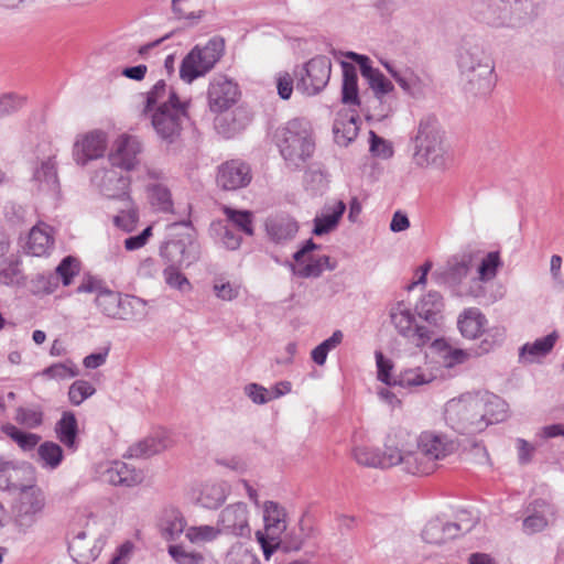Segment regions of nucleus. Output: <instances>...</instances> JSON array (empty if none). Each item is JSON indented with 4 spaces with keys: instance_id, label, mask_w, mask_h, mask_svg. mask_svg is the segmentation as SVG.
Returning a JSON list of instances; mask_svg holds the SVG:
<instances>
[{
    "instance_id": "obj_13",
    "label": "nucleus",
    "mask_w": 564,
    "mask_h": 564,
    "mask_svg": "<svg viewBox=\"0 0 564 564\" xmlns=\"http://www.w3.org/2000/svg\"><path fill=\"white\" fill-rule=\"evenodd\" d=\"M474 524L473 519H460L458 522H443L434 519L424 527L422 539L426 543L438 545L469 532Z\"/></svg>"
},
{
    "instance_id": "obj_53",
    "label": "nucleus",
    "mask_w": 564,
    "mask_h": 564,
    "mask_svg": "<svg viewBox=\"0 0 564 564\" xmlns=\"http://www.w3.org/2000/svg\"><path fill=\"white\" fill-rule=\"evenodd\" d=\"M39 457L43 467L55 469L63 459L62 447L54 442H44L37 448Z\"/></svg>"
},
{
    "instance_id": "obj_40",
    "label": "nucleus",
    "mask_w": 564,
    "mask_h": 564,
    "mask_svg": "<svg viewBox=\"0 0 564 564\" xmlns=\"http://www.w3.org/2000/svg\"><path fill=\"white\" fill-rule=\"evenodd\" d=\"M436 464L429 459L423 451L416 447L413 451L408 446L406 455H404L403 470L411 475H429L434 471Z\"/></svg>"
},
{
    "instance_id": "obj_16",
    "label": "nucleus",
    "mask_w": 564,
    "mask_h": 564,
    "mask_svg": "<svg viewBox=\"0 0 564 564\" xmlns=\"http://www.w3.org/2000/svg\"><path fill=\"white\" fill-rule=\"evenodd\" d=\"M238 86L226 76H215L208 87V106L213 112H224L238 100Z\"/></svg>"
},
{
    "instance_id": "obj_59",
    "label": "nucleus",
    "mask_w": 564,
    "mask_h": 564,
    "mask_svg": "<svg viewBox=\"0 0 564 564\" xmlns=\"http://www.w3.org/2000/svg\"><path fill=\"white\" fill-rule=\"evenodd\" d=\"M14 420L28 429H36L43 423V412L39 408L20 406L15 410Z\"/></svg>"
},
{
    "instance_id": "obj_32",
    "label": "nucleus",
    "mask_w": 564,
    "mask_h": 564,
    "mask_svg": "<svg viewBox=\"0 0 564 564\" xmlns=\"http://www.w3.org/2000/svg\"><path fill=\"white\" fill-rule=\"evenodd\" d=\"M395 437V444H387L384 452L380 454V465H378V468H390L397 465L403 467L404 455H406L408 446L410 445L411 434L400 431Z\"/></svg>"
},
{
    "instance_id": "obj_15",
    "label": "nucleus",
    "mask_w": 564,
    "mask_h": 564,
    "mask_svg": "<svg viewBox=\"0 0 564 564\" xmlns=\"http://www.w3.org/2000/svg\"><path fill=\"white\" fill-rule=\"evenodd\" d=\"M107 135L100 130H93L77 137L73 147V156L78 165H86L105 154Z\"/></svg>"
},
{
    "instance_id": "obj_51",
    "label": "nucleus",
    "mask_w": 564,
    "mask_h": 564,
    "mask_svg": "<svg viewBox=\"0 0 564 564\" xmlns=\"http://www.w3.org/2000/svg\"><path fill=\"white\" fill-rule=\"evenodd\" d=\"M434 376L431 371L417 367L401 371L397 379V384L401 387H419L432 382Z\"/></svg>"
},
{
    "instance_id": "obj_50",
    "label": "nucleus",
    "mask_w": 564,
    "mask_h": 564,
    "mask_svg": "<svg viewBox=\"0 0 564 564\" xmlns=\"http://www.w3.org/2000/svg\"><path fill=\"white\" fill-rule=\"evenodd\" d=\"M121 202L123 203L124 208L113 217V223L117 227L127 232H130L135 228L139 221L138 209L131 197H128Z\"/></svg>"
},
{
    "instance_id": "obj_10",
    "label": "nucleus",
    "mask_w": 564,
    "mask_h": 564,
    "mask_svg": "<svg viewBox=\"0 0 564 564\" xmlns=\"http://www.w3.org/2000/svg\"><path fill=\"white\" fill-rule=\"evenodd\" d=\"M224 52V41L214 37L203 47L195 46L182 61L180 77L191 84L204 76L219 61Z\"/></svg>"
},
{
    "instance_id": "obj_38",
    "label": "nucleus",
    "mask_w": 564,
    "mask_h": 564,
    "mask_svg": "<svg viewBox=\"0 0 564 564\" xmlns=\"http://www.w3.org/2000/svg\"><path fill=\"white\" fill-rule=\"evenodd\" d=\"M343 68V86H341V101L345 105L359 106V93H358V77L356 67L348 63L341 62Z\"/></svg>"
},
{
    "instance_id": "obj_62",
    "label": "nucleus",
    "mask_w": 564,
    "mask_h": 564,
    "mask_svg": "<svg viewBox=\"0 0 564 564\" xmlns=\"http://www.w3.org/2000/svg\"><path fill=\"white\" fill-rule=\"evenodd\" d=\"M226 561L228 564H260L257 556L240 543L230 547Z\"/></svg>"
},
{
    "instance_id": "obj_33",
    "label": "nucleus",
    "mask_w": 564,
    "mask_h": 564,
    "mask_svg": "<svg viewBox=\"0 0 564 564\" xmlns=\"http://www.w3.org/2000/svg\"><path fill=\"white\" fill-rule=\"evenodd\" d=\"M475 256L471 252L455 254L448 259L444 278L447 282L458 284L465 279L474 265Z\"/></svg>"
},
{
    "instance_id": "obj_44",
    "label": "nucleus",
    "mask_w": 564,
    "mask_h": 564,
    "mask_svg": "<svg viewBox=\"0 0 564 564\" xmlns=\"http://www.w3.org/2000/svg\"><path fill=\"white\" fill-rule=\"evenodd\" d=\"M147 314V301L134 295H121L117 319H141Z\"/></svg>"
},
{
    "instance_id": "obj_43",
    "label": "nucleus",
    "mask_w": 564,
    "mask_h": 564,
    "mask_svg": "<svg viewBox=\"0 0 564 564\" xmlns=\"http://www.w3.org/2000/svg\"><path fill=\"white\" fill-rule=\"evenodd\" d=\"M357 116L355 115H339L334 122L333 131L336 142L341 145H347L355 140L358 134Z\"/></svg>"
},
{
    "instance_id": "obj_3",
    "label": "nucleus",
    "mask_w": 564,
    "mask_h": 564,
    "mask_svg": "<svg viewBox=\"0 0 564 564\" xmlns=\"http://www.w3.org/2000/svg\"><path fill=\"white\" fill-rule=\"evenodd\" d=\"M276 144L281 155L289 165L299 167L315 151V139L311 123L302 118H294L275 131Z\"/></svg>"
},
{
    "instance_id": "obj_11",
    "label": "nucleus",
    "mask_w": 564,
    "mask_h": 564,
    "mask_svg": "<svg viewBox=\"0 0 564 564\" xmlns=\"http://www.w3.org/2000/svg\"><path fill=\"white\" fill-rule=\"evenodd\" d=\"M321 246L316 245L312 239L297 250L292 264L293 273L300 278H318L325 270L332 271L336 268V263L330 261L328 256L315 257L314 250H318Z\"/></svg>"
},
{
    "instance_id": "obj_24",
    "label": "nucleus",
    "mask_w": 564,
    "mask_h": 564,
    "mask_svg": "<svg viewBox=\"0 0 564 564\" xmlns=\"http://www.w3.org/2000/svg\"><path fill=\"white\" fill-rule=\"evenodd\" d=\"M250 181V167L239 160L227 161L218 169L217 184L226 191L245 187Z\"/></svg>"
},
{
    "instance_id": "obj_14",
    "label": "nucleus",
    "mask_w": 564,
    "mask_h": 564,
    "mask_svg": "<svg viewBox=\"0 0 564 564\" xmlns=\"http://www.w3.org/2000/svg\"><path fill=\"white\" fill-rule=\"evenodd\" d=\"M217 524L221 533L240 538L250 536L251 529L247 505L243 502L228 505L220 511Z\"/></svg>"
},
{
    "instance_id": "obj_31",
    "label": "nucleus",
    "mask_w": 564,
    "mask_h": 564,
    "mask_svg": "<svg viewBox=\"0 0 564 564\" xmlns=\"http://www.w3.org/2000/svg\"><path fill=\"white\" fill-rule=\"evenodd\" d=\"M345 210L346 205L341 200L326 205L322 214L314 218L313 234L324 236L335 230Z\"/></svg>"
},
{
    "instance_id": "obj_21",
    "label": "nucleus",
    "mask_w": 564,
    "mask_h": 564,
    "mask_svg": "<svg viewBox=\"0 0 564 564\" xmlns=\"http://www.w3.org/2000/svg\"><path fill=\"white\" fill-rule=\"evenodd\" d=\"M93 182L98 186L100 193L109 198L123 200L129 195L131 180L115 169H104L95 173Z\"/></svg>"
},
{
    "instance_id": "obj_5",
    "label": "nucleus",
    "mask_w": 564,
    "mask_h": 564,
    "mask_svg": "<svg viewBox=\"0 0 564 564\" xmlns=\"http://www.w3.org/2000/svg\"><path fill=\"white\" fill-rule=\"evenodd\" d=\"M264 530L257 531L256 536L260 543L265 558H269L275 550L283 552L300 550L302 542L296 539L290 543L281 540L286 530L285 509L275 501H265L263 505Z\"/></svg>"
},
{
    "instance_id": "obj_36",
    "label": "nucleus",
    "mask_w": 564,
    "mask_h": 564,
    "mask_svg": "<svg viewBox=\"0 0 564 564\" xmlns=\"http://www.w3.org/2000/svg\"><path fill=\"white\" fill-rule=\"evenodd\" d=\"M55 432L57 438L63 443L68 449L76 451L78 447L77 434H78V425L76 416L73 412H64L62 417L57 421L55 425Z\"/></svg>"
},
{
    "instance_id": "obj_58",
    "label": "nucleus",
    "mask_w": 564,
    "mask_h": 564,
    "mask_svg": "<svg viewBox=\"0 0 564 564\" xmlns=\"http://www.w3.org/2000/svg\"><path fill=\"white\" fill-rule=\"evenodd\" d=\"M171 264L163 270V278L165 283L180 292L187 293L192 291V284L189 280L175 267Z\"/></svg>"
},
{
    "instance_id": "obj_17",
    "label": "nucleus",
    "mask_w": 564,
    "mask_h": 564,
    "mask_svg": "<svg viewBox=\"0 0 564 564\" xmlns=\"http://www.w3.org/2000/svg\"><path fill=\"white\" fill-rule=\"evenodd\" d=\"M346 56L359 65L361 76L367 80L373 97H393L391 95L394 91L393 84L379 69L371 66L368 56L355 52H348Z\"/></svg>"
},
{
    "instance_id": "obj_22",
    "label": "nucleus",
    "mask_w": 564,
    "mask_h": 564,
    "mask_svg": "<svg viewBox=\"0 0 564 564\" xmlns=\"http://www.w3.org/2000/svg\"><path fill=\"white\" fill-rule=\"evenodd\" d=\"M525 512L522 527L528 534L541 532L555 521V507L544 499L532 501Z\"/></svg>"
},
{
    "instance_id": "obj_56",
    "label": "nucleus",
    "mask_w": 564,
    "mask_h": 564,
    "mask_svg": "<svg viewBox=\"0 0 564 564\" xmlns=\"http://www.w3.org/2000/svg\"><path fill=\"white\" fill-rule=\"evenodd\" d=\"M220 533L218 525H194L186 529L185 536L194 544H202L216 540Z\"/></svg>"
},
{
    "instance_id": "obj_1",
    "label": "nucleus",
    "mask_w": 564,
    "mask_h": 564,
    "mask_svg": "<svg viewBox=\"0 0 564 564\" xmlns=\"http://www.w3.org/2000/svg\"><path fill=\"white\" fill-rule=\"evenodd\" d=\"M189 100H182L173 87L161 79L145 94L142 116L149 118L158 138L166 143H175L188 119Z\"/></svg>"
},
{
    "instance_id": "obj_23",
    "label": "nucleus",
    "mask_w": 564,
    "mask_h": 564,
    "mask_svg": "<svg viewBox=\"0 0 564 564\" xmlns=\"http://www.w3.org/2000/svg\"><path fill=\"white\" fill-rule=\"evenodd\" d=\"M460 77L466 94L474 97H486L496 85L495 65H486L482 68L460 73Z\"/></svg>"
},
{
    "instance_id": "obj_4",
    "label": "nucleus",
    "mask_w": 564,
    "mask_h": 564,
    "mask_svg": "<svg viewBox=\"0 0 564 564\" xmlns=\"http://www.w3.org/2000/svg\"><path fill=\"white\" fill-rule=\"evenodd\" d=\"M413 161L420 167H443L445 151L438 121L433 116L422 118L413 138Z\"/></svg>"
},
{
    "instance_id": "obj_7",
    "label": "nucleus",
    "mask_w": 564,
    "mask_h": 564,
    "mask_svg": "<svg viewBox=\"0 0 564 564\" xmlns=\"http://www.w3.org/2000/svg\"><path fill=\"white\" fill-rule=\"evenodd\" d=\"M169 231L171 239L165 243L162 253L178 267H188L196 262L199 258V246L191 223H173L169 225Z\"/></svg>"
},
{
    "instance_id": "obj_34",
    "label": "nucleus",
    "mask_w": 564,
    "mask_h": 564,
    "mask_svg": "<svg viewBox=\"0 0 564 564\" xmlns=\"http://www.w3.org/2000/svg\"><path fill=\"white\" fill-rule=\"evenodd\" d=\"M460 334L468 339H475L485 330L486 316L476 307L465 310L458 317Z\"/></svg>"
},
{
    "instance_id": "obj_12",
    "label": "nucleus",
    "mask_w": 564,
    "mask_h": 564,
    "mask_svg": "<svg viewBox=\"0 0 564 564\" xmlns=\"http://www.w3.org/2000/svg\"><path fill=\"white\" fill-rule=\"evenodd\" d=\"M332 63L326 56L318 55L303 67L296 84L297 90L313 96L322 91L330 78Z\"/></svg>"
},
{
    "instance_id": "obj_9",
    "label": "nucleus",
    "mask_w": 564,
    "mask_h": 564,
    "mask_svg": "<svg viewBox=\"0 0 564 564\" xmlns=\"http://www.w3.org/2000/svg\"><path fill=\"white\" fill-rule=\"evenodd\" d=\"M46 499L43 490L35 486H26L19 491L12 505V520L20 532H28L41 519Z\"/></svg>"
},
{
    "instance_id": "obj_41",
    "label": "nucleus",
    "mask_w": 564,
    "mask_h": 564,
    "mask_svg": "<svg viewBox=\"0 0 564 564\" xmlns=\"http://www.w3.org/2000/svg\"><path fill=\"white\" fill-rule=\"evenodd\" d=\"M481 403H484L481 414H484V421L486 427L489 424H494L506 419L507 404L498 395L485 393L479 394Z\"/></svg>"
},
{
    "instance_id": "obj_27",
    "label": "nucleus",
    "mask_w": 564,
    "mask_h": 564,
    "mask_svg": "<svg viewBox=\"0 0 564 564\" xmlns=\"http://www.w3.org/2000/svg\"><path fill=\"white\" fill-rule=\"evenodd\" d=\"M54 243L53 228L44 223H40L30 230L25 250L34 257H43L50 254Z\"/></svg>"
},
{
    "instance_id": "obj_57",
    "label": "nucleus",
    "mask_w": 564,
    "mask_h": 564,
    "mask_svg": "<svg viewBox=\"0 0 564 564\" xmlns=\"http://www.w3.org/2000/svg\"><path fill=\"white\" fill-rule=\"evenodd\" d=\"M394 97H384V98H376L369 102L368 110L369 115L368 119H375L377 121H382L386 118L390 117L394 110L393 108Z\"/></svg>"
},
{
    "instance_id": "obj_49",
    "label": "nucleus",
    "mask_w": 564,
    "mask_h": 564,
    "mask_svg": "<svg viewBox=\"0 0 564 564\" xmlns=\"http://www.w3.org/2000/svg\"><path fill=\"white\" fill-rule=\"evenodd\" d=\"M241 285L237 282H231L223 275H217L213 280L214 295L225 302H231L239 297Z\"/></svg>"
},
{
    "instance_id": "obj_39",
    "label": "nucleus",
    "mask_w": 564,
    "mask_h": 564,
    "mask_svg": "<svg viewBox=\"0 0 564 564\" xmlns=\"http://www.w3.org/2000/svg\"><path fill=\"white\" fill-rule=\"evenodd\" d=\"M33 177L40 191L52 194L58 192L59 183L54 159L50 158L42 162L41 166L35 170Z\"/></svg>"
},
{
    "instance_id": "obj_20",
    "label": "nucleus",
    "mask_w": 564,
    "mask_h": 564,
    "mask_svg": "<svg viewBox=\"0 0 564 564\" xmlns=\"http://www.w3.org/2000/svg\"><path fill=\"white\" fill-rule=\"evenodd\" d=\"M142 142L134 135H120L115 142V150L110 154L113 166L126 171L135 170L140 163L139 155L142 152Z\"/></svg>"
},
{
    "instance_id": "obj_60",
    "label": "nucleus",
    "mask_w": 564,
    "mask_h": 564,
    "mask_svg": "<svg viewBox=\"0 0 564 564\" xmlns=\"http://www.w3.org/2000/svg\"><path fill=\"white\" fill-rule=\"evenodd\" d=\"M42 376L50 379L64 380L78 376V369L73 361L67 360L65 362H57L45 368L42 371Z\"/></svg>"
},
{
    "instance_id": "obj_63",
    "label": "nucleus",
    "mask_w": 564,
    "mask_h": 564,
    "mask_svg": "<svg viewBox=\"0 0 564 564\" xmlns=\"http://www.w3.org/2000/svg\"><path fill=\"white\" fill-rule=\"evenodd\" d=\"M500 264L499 256L496 252H489L484 257L477 268V276L480 280L491 281L496 278Z\"/></svg>"
},
{
    "instance_id": "obj_47",
    "label": "nucleus",
    "mask_w": 564,
    "mask_h": 564,
    "mask_svg": "<svg viewBox=\"0 0 564 564\" xmlns=\"http://www.w3.org/2000/svg\"><path fill=\"white\" fill-rule=\"evenodd\" d=\"M243 111L235 110L231 113L220 115L215 119V128L219 134L225 138H231L241 131L246 122L243 121Z\"/></svg>"
},
{
    "instance_id": "obj_18",
    "label": "nucleus",
    "mask_w": 564,
    "mask_h": 564,
    "mask_svg": "<svg viewBox=\"0 0 564 564\" xmlns=\"http://www.w3.org/2000/svg\"><path fill=\"white\" fill-rule=\"evenodd\" d=\"M411 440L416 442V447L423 451V454L434 464L456 449V443L453 440L434 431H424L417 437L411 436Z\"/></svg>"
},
{
    "instance_id": "obj_52",
    "label": "nucleus",
    "mask_w": 564,
    "mask_h": 564,
    "mask_svg": "<svg viewBox=\"0 0 564 564\" xmlns=\"http://www.w3.org/2000/svg\"><path fill=\"white\" fill-rule=\"evenodd\" d=\"M223 210L234 227L248 236L253 235V215L251 212L237 210L228 206H225Z\"/></svg>"
},
{
    "instance_id": "obj_2",
    "label": "nucleus",
    "mask_w": 564,
    "mask_h": 564,
    "mask_svg": "<svg viewBox=\"0 0 564 564\" xmlns=\"http://www.w3.org/2000/svg\"><path fill=\"white\" fill-rule=\"evenodd\" d=\"M544 0H474L471 13L492 28H520L532 21Z\"/></svg>"
},
{
    "instance_id": "obj_46",
    "label": "nucleus",
    "mask_w": 564,
    "mask_h": 564,
    "mask_svg": "<svg viewBox=\"0 0 564 564\" xmlns=\"http://www.w3.org/2000/svg\"><path fill=\"white\" fill-rule=\"evenodd\" d=\"M228 486L225 482H206L200 490L198 500L207 509H216L221 506L228 495Z\"/></svg>"
},
{
    "instance_id": "obj_19",
    "label": "nucleus",
    "mask_w": 564,
    "mask_h": 564,
    "mask_svg": "<svg viewBox=\"0 0 564 564\" xmlns=\"http://www.w3.org/2000/svg\"><path fill=\"white\" fill-rule=\"evenodd\" d=\"M457 65L459 73H465L486 65H495L485 45L476 39H465L457 53Z\"/></svg>"
},
{
    "instance_id": "obj_48",
    "label": "nucleus",
    "mask_w": 564,
    "mask_h": 564,
    "mask_svg": "<svg viewBox=\"0 0 564 564\" xmlns=\"http://www.w3.org/2000/svg\"><path fill=\"white\" fill-rule=\"evenodd\" d=\"M121 293L105 288L95 299V304L107 317L116 318L119 312Z\"/></svg>"
},
{
    "instance_id": "obj_8",
    "label": "nucleus",
    "mask_w": 564,
    "mask_h": 564,
    "mask_svg": "<svg viewBox=\"0 0 564 564\" xmlns=\"http://www.w3.org/2000/svg\"><path fill=\"white\" fill-rule=\"evenodd\" d=\"M388 316L395 332L415 347H423L432 339V332L417 323L410 303L403 300L391 303Z\"/></svg>"
},
{
    "instance_id": "obj_45",
    "label": "nucleus",
    "mask_w": 564,
    "mask_h": 564,
    "mask_svg": "<svg viewBox=\"0 0 564 564\" xmlns=\"http://www.w3.org/2000/svg\"><path fill=\"white\" fill-rule=\"evenodd\" d=\"M186 521L178 510H165L161 520V534L167 541L176 540L185 530Z\"/></svg>"
},
{
    "instance_id": "obj_25",
    "label": "nucleus",
    "mask_w": 564,
    "mask_h": 564,
    "mask_svg": "<svg viewBox=\"0 0 564 564\" xmlns=\"http://www.w3.org/2000/svg\"><path fill=\"white\" fill-rule=\"evenodd\" d=\"M383 65L405 94L413 98H422L425 96L429 87L426 78L420 76L409 67L397 69L390 63H384Z\"/></svg>"
},
{
    "instance_id": "obj_42",
    "label": "nucleus",
    "mask_w": 564,
    "mask_h": 564,
    "mask_svg": "<svg viewBox=\"0 0 564 564\" xmlns=\"http://www.w3.org/2000/svg\"><path fill=\"white\" fill-rule=\"evenodd\" d=\"M557 339L556 333L538 338L533 343H527L520 348V357L528 362H533L540 357L547 355L554 347Z\"/></svg>"
},
{
    "instance_id": "obj_54",
    "label": "nucleus",
    "mask_w": 564,
    "mask_h": 564,
    "mask_svg": "<svg viewBox=\"0 0 564 564\" xmlns=\"http://www.w3.org/2000/svg\"><path fill=\"white\" fill-rule=\"evenodd\" d=\"M2 432L13 440L23 451L33 449L41 440V436L37 434L23 432L12 424L3 425Z\"/></svg>"
},
{
    "instance_id": "obj_28",
    "label": "nucleus",
    "mask_w": 564,
    "mask_h": 564,
    "mask_svg": "<svg viewBox=\"0 0 564 564\" xmlns=\"http://www.w3.org/2000/svg\"><path fill=\"white\" fill-rule=\"evenodd\" d=\"M31 475L29 466L17 465L13 462H7L0 458V489L9 491H21L26 484V477Z\"/></svg>"
},
{
    "instance_id": "obj_35",
    "label": "nucleus",
    "mask_w": 564,
    "mask_h": 564,
    "mask_svg": "<svg viewBox=\"0 0 564 564\" xmlns=\"http://www.w3.org/2000/svg\"><path fill=\"white\" fill-rule=\"evenodd\" d=\"M171 444L172 440L169 435L165 432H160L130 447V454L134 457H150L165 451Z\"/></svg>"
},
{
    "instance_id": "obj_26",
    "label": "nucleus",
    "mask_w": 564,
    "mask_h": 564,
    "mask_svg": "<svg viewBox=\"0 0 564 564\" xmlns=\"http://www.w3.org/2000/svg\"><path fill=\"white\" fill-rule=\"evenodd\" d=\"M88 534L87 530H78L68 543V552L78 564H89L100 553L101 545L93 536L88 540Z\"/></svg>"
},
{
    "instance_id": "obj_29",
    "label": "nucleus",
    "mask_w": 564,
    "mask_h": 564,
    "mask_svg": "<svg viewBox=\"0 0 564 564\" xmlns=\"http://www.w3.org/2000/svg\"><path fill=\"white\" fill-rule=\"evenodd\" d=\"M105 480L113 486L133 487L142 482L140 470L123 462H113L104 473Z\"/></svg>"
},
{
    "instance_id": "obj_61",
    "label": "nucleus",
    "mask_w": 564,
    "mask_h": 564,
    "mask_svg": "<svg viewBox=\"0 0 564 564\" xmlns=\"http://www.w3.org/2000/svg\"><path fill=\"white\" fill-rule=\"evenodd\" d=\"M96 392L94 386L86 380H76L68 390V398L73 405L82 404Z\"/></svg>"
},
{
    "instance_id": "obj_30",
    "label": "nucleus",
    "mask_w": 564,
    "mask_h": 564,
    "mask_svg": "<svg viewBox=\"0 0 564 564\" xmlns=\"http://www.w3.org/2000/svg\"><path fill=\"white\" fill-rule=\"evenodd\" d=\"M265 230L271 240L280 243L295 237L299 224L289 215H276L267 219Z\"/></svg>"
},
{
    "instance_id": "obj_6",
    "label": "nucleus",
    "mask_w": 564,
    "mask_h": 564,
    "mask_svg": "<svg viewBox=\"0 0 564 564\" xmlns=\"http://www.w3.org/2000/svg\"><path fill=\"white\" fill-rule=\"evenodd\" d=\"M482 406L479 394H463L446 403L445 421L451 429L460 434L481 432L486 429L484 414L480 413Z\"/></svg>"
},
{
    "instance_id": "obj_37",
    "label": "nucleus",
    "mask_w": 564,
    "mask_h": 564,
    "mask_svg": "<svg viewBox=\"0 0 564 564\" xmlns=\"http://www.w3.org/2000/svg\"><path fill=\"white\" fill-rule=\"evenodd\" d=\"M443 299L438 292L431 291L415 305L417 316L430 324H437L443 310Z\"/></svg>"
},
{
    "instance_id": "obj_55",
    "label": "nucleus",
    "mask_w": 564,
    "mask_h": 564,
    "mask_svg": "<svg viewBox=\"0 0 564 564\" xmlns=\"http://www.w3.org/2000/svg\"><path fill=\"white\" fill-rule=\"evenodd\" d=\"M151 204L159 210L172 212V197L169 188L162 184H154L148 187Z\"/></svg>"
},
{
    "instance_id": "obj_64",
    "label": "nucleus",
    "mask_w": 564,
    "mask_h": 564,
    "mask_svg": "<svg viewBox=\"0 0 564 564\" xmlns=\"http://www.w3.org/2000/svg\"><path fill=\"white\" fill-rule=\"evenodd\" d=\"M169 554L178 564H199L205 557L200 553L186 551L183 545H170Z\"/></svg>"
}]
</instances>
